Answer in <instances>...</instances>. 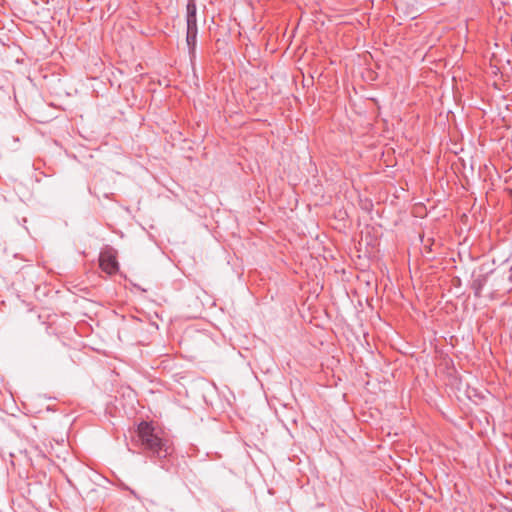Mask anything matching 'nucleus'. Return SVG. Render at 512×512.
Here are the masks:
<instances>
[{"instance_id": "1", "label": "nucleus", "mask_w": 512, "mask_h": 512, "mask_svg": "<svg viewBox=\"0 0 512 512\" xmlns=\"http://www.w3.org/2000/svg\"><path fill=\"white\" fill-rule=\"evenodd\" d=\"M138 435L143 447L152 456L162 459L170 454L167 443L154 433V429L147 422H141L138 425Z\"/></svg>"}, {"instance_id": "4", "label": "nucleus", "mask_w": 512, "mask_h": 512, "mask_svg": "<svg viewBox=\"0 0 512 512\" xmlns=\"http://www.w3.org/2000/svg\"><path fill=\"white\" fill-rule=\"evenodd\" d=\"M197 6L195 0H188L186 5V27H197Z\"/></svg>"}, {"instance_id": "5", "label": "nucleus", "mask_w": 512, "mask_h": 512, "mask_svg": "<svg viewBox=\"0 0 512 512\" xmlns=\"http://www.w3.org/2000/svg\"><path fill=\"white\" fill-rule=\"evenodd\" d=\"M318 298V294H312L310 296H308V298L306 299V302L304 303V306H307V309L311 312V317L309 319L310 322L313 321V319H317V314H318V307L317 305L314 303V301Z\"/></svg>"}, {"instance_id": "2", "label": "nucleus", "mask_w": 512, "mask_h": 512, "mask_svg": "<svg viewBox=\"0 0 512 512\" xmlns=\"http://www.w3.org/2000/svg\"><path fill=\"white\" fill-rule=\"evenodd\" d=\"M99 265L101 269L109 275L115 274L119 270V264L116 256L110 251L100 253Z\"/></svg>"}, {"instance_id": "3", "label": "nucleus", "mask_w": 512, "mask_h": 512, "mask_svg": "<svg viewBox=\"0 0 512 512\" xmlns=\"http://www.w3.org/2000/svg\"><path fill=\"white\" fill-rule=\"evenodd\" d=\"M197 35V27H186V45L191 61L196 58Z\"/></svg>"}]
</instances>
